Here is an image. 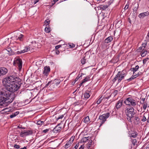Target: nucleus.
Wrapping results in <instances>:
<instances>
[{"label": "nucleus", "mask_w": 149, "mask_h": 149, "mask_svg": "<svg viewBox=\"0 0 149 149\" xmlns=\"http://www.w3.org/2000/svg\"><path fill=\"white\" fill-rule=\"evenodd\" d=\"M52 82V81H49L48 82V83L47 84H46V86H49L50 84Z\"/></svg>", "instance_id": "obj_54"}, {"label": "nucleus", "mask_w": 149, "mask_h": 149, "mask_svg": "<svg viewBox=\"0 0 149 149\" xmlns=\"http://www.w3.org/2000/svg\"><path fill=\"white\" fill-rule=\"evenodd\" d=\"M8 72V70L4 67L0 68V77L5 75Z\"/></svg>", "instance_id": "obj_8"}, {"label": "nucleus", "mask_w": 149, "mask_h": 149, "mask_svg": "<svg viewBox=\"0 0 149 149\" xmlns=\"http://www.w3.org/2000/svg\"><path fill=\"white\" fill-rule=\"evenodd\" d=\"M20 8H23V10H24V8H25V5H21L19 6Z\"/></svg>", "instance_id": "obj_47"}, {"label": "nucleus", "mask_w": 149, "mask_h": 149, "mask_svg": "<svg viewBox=\"0 0 149 149\" xmlns=\"http://www.w3.org/2000/svg\"><path fill=\"white\" fill-rule=\"evenodd\" d=\"M118 92V91L117 90L113 92L114 94L115 95H116L117 94Z\"/></svg>", "instance_id": "obj_59"}, {"label": "nucleus", "mask_w": 149, "mask_h": 149, "mask_svg": "<svg viewBox=\"0 0 149 149\" xmlns=\"http://www.w3.org/2000/svg\"><path fill=\"white\" fill-rule=\"evenodd\" d=\"M33 3L34 4H36L37 2H38L39 0H33Z\"/></svg>", "instance_id": "obj_51"}, {"label": "nucleus", "mask_w": 149, "mask_h": 149, "mask_svg": "<svg viewBox=\"0 0 149 149\" xmlns=\"http://www.w3.org/2000/svg\"><path fill=\"white\" fill-rule=\"evenodd\" d=\"M44 123L43 121L39 120L37 122V124L38 125H41Z\"/></svg>", "instance_id": "obj_38"}, {"label": "nucleus", "mask_w": 149, "mask_h": 149, "mask_svg": "<svg viewBox=\"0 0 149 149\" xmlns=\"http://www.w3.org/2000/svg\"><path fill=\"white\" fill-rule=\"evenodd\" d=\"M32 133V132L31 130L24 131L21 132L20 136L23 137L31 134Z\"/></svg>", "instance_id": "obj_7"}, {"label": "nucleus", "mask_w": 149, "mask_h": 149, "mask_svg": "<svg viewBox=\"0 0 149 149\" xmlns=\"http://www.w3.org/2000/svg\"><path fill=\"white\" fill-rule=\"evenodd\" d=\"M131 99V97L127 98L126 100L124 101V103L127 105H130V101Z\"/></svg>", "instance_id": "obj_20"}, {"label": "nucleus", "mask_w": 149, "mask_h": 149, "mask_svg": "<svg viewBox=\"0 0 149 149\" xmlns=\"http://www.w3.org/2000/svg\"><path fill=\"white\" fill-rule=\"evenodd\" d=\"M128 7H129V6L128 5H126L125 8H124V9L125 10H126L127 9H128Z\"/></svg>", "instance_id": "obj_53"}, {"label": "nucleus", "mask_w": 149, "mask_h": 149, "mask_svg": "<svg viewBox=\"0 0 149 149\" xmlns=\"http://www.w3.org/2000/svg\"><path fill=\"white\" fill-rule=\"evenodd\" d=\"M132 7L133 8V10L134 11H136L138 9V4L137 3H134L133 4Z\"/></svg>", "instance_id": "obj_18"}, {"label": "nucleus", "mask_w": 149, "mask_h": 149, "mask_svg": "<svg viewBox=\"0 0 149 149\" xmlns=\"http://www.w3.org/2000/svg\"><path fill=\"white\" fill-rule=\"evenodd\" d=\"M147 61V59H145L143 60V64H145L146 63V61Z\"/></svg>", "instance_id": "obj_56"}, {"label": "nucleus", "mask_w": 149, "mask_h": 149, "mask_svg": "<svg viewBox=\"0 0 149 149\" xmlns=\"http://www.w3.org/2000/svg\"><path fill=\"white\" fill-rule=\"evenodd\" d=\"M50 20L49 19L46 20L44 22V24L46 26L48 25L50 23Z\"/></svg>", "instance_id": "obj_30"}, {"label": "nucleus", "mask_w": 149, "mask_h": 149, "mask_svg": "<svg viewBox=\"0 0 149 149\" xmlns=\"http://www.w3.org/2000/svg\"><path fill=\"white\" fill-rule=\"evenodd\" d=\"M143 47H141L139 48V49H141H141L143 50Z\"/></svg>", "instance_id": "obj_62"}, {"label": "nucleus", "mask_w": 149, "mask_h": 149, "mask_svg": "<svg viewBox=\"0 0 149 149\" xmlns=\"http://www.w3.org/2000/svg\"><path fill=\"white\" fill-rule=\"evenodd\" d=\"M81 63L83 64H84L85 63L86 59L84 58H83L81 59Z\"/></svg>", "instance_id": "obj_37"}, {"label": "nucleus", "mask_w": 149, "mask_h": 149, "mask_svg": "<svg viewBox=\"0 0 149 149\" xmlns=\"http://www.w3.org/2000/svg\"><path fill=\"white\" fill-rule=\"evenodd\" d=\"M64 115L62 114L60 116H59L58 118H56V120H58L62 118H63L64 117Z\"/></svg>", "instance_id": "obj_39"}, {"label": "nucleus", "mask_w": 149, "mask_h": 149, "mask_svg": "<svg viewBox=\"0 0 149 149\" xmlns=\"http://www.w3.org/2000/svg\"><path fill=\"white\" fill-rule=\"evenodd\" d=\"M15 115L14 114V113H13L10 116V117L11 118H13L14 117H15Z\"/></svg>", "instance_id": "obj_48"}, {"label": "nucleus", "mask_w": 149, "mask_h": 149, "mask_svg": "<svg viewBox=\"0 0 149 149\" xmlns=\"http://www.w3.org/2000/svg\"><path fill=\"white\" fill-rule=\"evenodd\" d=\"M14 97L10 94H7L5 91H0V108L2 106H5L12 102Z\"/></svg>", "instance_id": "obj_2"}, {"label": "nucleus", "mask_w": 149, "mask_h": 149, "mask_svg": "<svg viewBox=\"0 0 149 149\" xmlns=\"http://www.w3.org/2000/svg\"><path fill=\"white\" fill-rule=\"evenodd\" d=\"M89 117L88 116H87L84 118V123H87L89 122Z\"/></svg>", "instance_id": "obj_24"}, {"label": "nucleus", "mask_w": 149, "mask_h": 149, "mask_svg": "<svg viewBox=\"0 0 149 149\" xmlns=\"http://www.w3.org/2000/svg\"><path fill=\"white\" fill-rule=\"evenodd\" d=\"M143 104V108L144 110H145L147 107V103L146 102H144Z\"/></svg>", "instance_id": "obj_32"}, {"label": "nucleus", "mask_w": 149, "mask_h": 149, "mask_svg": "<svg viewBox=\"0 0 149 149\" xmlns=\"http://www.w3.org/2000/svg\"><path fill=\"white\" fill-rule=\"evenodd\" d=\"M141 52V55L142 57H144L146 56L147 53V51L144 49Z\"/></svg>", "instance_id": "obj_14"}, {"label": "nucleus", "mask_w": 149, "mask_h": 149, "mask_svg": "<svg viewBox=\"0 0 149 149\" xmlns=\"http://www.w3.org/2000/svg\"><path fill=\"white\" fill-rule=\"evenodd\" d=\"M8 49V50H7V51L8 52H9L8 54H10V51H11V48H9Z\"/></svg>", "instance_id": "obj_58"}, {"label": "nucleus", "mask_w": 149, "mask_h": 149, "mask_svg": "<svg viewBox=\"0 0 149 149\" xmlns=\"http://www.w3.org/2000/svg\"><path fill=\"white\" fill-rule=\"evenodd\" d=\"M138 134L136 132H134L130 134V137L134 138H135L137 136Z\"/></svg>", "instance_id": "obj_21"}, {"label": "nucleus", "mask_w": 149, "mask_h": 149, "mask_svg": "<svg viewBox=\"0 0 149 149\" xmlns=\"http://www.w3.org/2000/svg\"><path fill=\"white\" fill-rule=\"evenodd\" d=\"M137 142V141L136 139H133L132 141V143L134 145H135L136 144V143Z\"/></svg>", "instance_id": "obj_40"}, {"label": "nucleus", "mask_w": 149, "mask_h": 149, "mask_svg": "<svg viewBox=\"0 0 149 149\" xmlns=\"http://www.w3.org/2000/svg\"><path fill=\"white\" fill-rule=\"evenodd\" d=\"M14 147L15 148L18 149L20 147V146L19 145H15L14 146Z\"/></svg>", "instance_id": "obj_42"}, {"label": "nucleus", "mask_w": 149, "mask_h": 149, "mask_svg": "<svg viewBox=\"0 0 149 149\" xmlns=\"http://www.w3.org/2000/svg\"><path fill=\"white\" fill-rule=\"evenodd\" d=\"M55 53L56 54H59L60 53V52H59V51L56 50L55 51Z\"/></svg>", "instance_id": "obj_57"}, {"label": "nucleus", "mask_w": 149, "mask_h": 149, "mask_svg": "<svg viewBox=\"0 0 149 149\" xmlns=\"http://www.w3.org/2000/svg\"><path fill=\"white\" fill-rule=\"evenodd\" d=\"M71 144L72 143H70L68 141L67 142V143H66L65 145L64 146L65 148L66 149L68 148L70 146Z\"/></svg>", "instance_id": "obj_22"}, {"label": "nucleus", "mask_w": 149, "mask_h": 149, "mask_svg": "<svg viewBox=\"0 0 149 149\" xmlns=\"http://www.w3.org/2000/svg\"><path fill=\"white\" fill-rule=\"evenodd\" d=\"M141 100H142L143 102V103L142 102H141L140 101V102L141 104H142V103H144V102L145 101V98H141Z\"/></svg>", "instance_id": "obj_45"}, {"label": "nucleus", "mask_w": 149, "mask_h": 149, "mask_svg": "<svg viewBox=\"0 0 149 149\" xmlns=\"http://www.w3.org/2000/svg\"><path fill=\"white\" fill-rule=\"evenodd\" d=\"M50 28L46 27L45 28V31L47 33H49L50 31Z\"/></svg>", "instance_id": "obj_34"}, {"label": "nucleus", "mask_w": 149, "mask_h": 149, "mask_svg": "<svg viewBox=\"0 0 149 149\" xmlns=\"http://www.w3.org/2000/svg\"><path fill=\"white\" fill-rule=\"evenodd\" d=\"M109 113H107L106 114H103L99 117V119L102 120L100 126L104 123L106 120V119L109 117Z\"/></svg>", "instance_id": "obj_6"}, {"label": "nucleus", "mask_w": 149, "mask_h": 149, "mask_svg": "<svg viewBox=\"0 0 149 149\" xmlns=\"http://www.w3.org/2000/svg\"><path fill=\"white\" fill-rule=\"evenodd\" d=\"M113 38L111 36H109L105 40V42L107 43H109L112 40Z\"/></svg>", "instance_id": "obj_16"}, {"label": "nucleus", "mask_w": 149, "mask_h": 149, "mask_svg": "<svg viewBox=\"0 0 149 149\" xmlns=\"http://www.w3.org/2000/svg\"><path fill=\"white\" fill-rule=\"evenodd\" d=\"M50 68L49 66H46L44 68V70L43 72V74H44V76H47V75L48 74L49 72L50 71Z\"/></svg>", "instance_id": "obj_9"}, {"label": "nucleus", "mask_w": 149, "mask_h": 149, "mask_svg": "<svg viewBox=\"0 0 149 149\" xmlns=\"http://www.w3.org/2000/svg\"><path fill=\"white\" fill-rule=\"evenodd\" d=\"M89 143L88 145H87V147L88 149L90 148L91 147V146L92 144V140L90 141L89 142Z\"/></svg>", "instance_id": "obj_29"}, {"label": "nucleus", "mask_w": 149, "mask_h": 149, "mask_svg": "<svg viewBox=\"0 0 149 149\" xmlns=\"http://www.w3.org/2000/svg\"><path fill=\"white\" fill-rule=\"evenodd\" d=\"M108 6H103L101 5L99 7L100 9H102L103 10H105L106 8H107Z\"/></svg>", "instance_id": "obj_27"}, {"label": "nucleus", "mask_w": 149, "mask_h": 149, "mask_svg": "<svg viewBox=\"0 0 149 149\" xmlns=\"http://www.w3.org/2000/svg\"><path fill=\"white\" fill-rule=\"evenodd\" d=\"M149 14V13L148 12H144L140 13L139 15L140 18H143L145 16H148Z\"/></svg>", "instance_id": "obj_13"}, {"label": "nucleus", "mask_w": 149, "mask_h": 149, "mask_svg": "<svg viewBox=\"0 0 149 149\" xmlns=\"http://www.w3.org/2000/svg\"><path fill=\"white\" fill-rule=\"evenodd\" d=\"M146 45H147V42H146L143 44L142 47H143V49H144V48L146 47Z\"/></svg>", "instance_id": "obj_41"}, {"label": "nucleus", "mask_w": 149, "mask_h": 149, "mask_svg": "<svg viewBox=\"0 0 149 149\" xmlns=\"http://www.w3.org/2000/svg\"><path fill=\"white\" fill-rule=\"evenodd\" d=\"M19 113V112L17 111L14 113L15 116H16V115H17Z\"/></svg>", "instance_id": "obj_55"}, {"label": "nucleus", "mask_w": 149, "mask_h": 149, "mask_svg": "<svg viewBox=\"0 0 149 149\" xmlns=\"http://www.w3.org/2000/svg\"><path fill=\"white\" fill-rule=\"evenodd\" d=\"M103 99V98L102 97H101L97 101V104H99L100 103V102L102 101V100Z\"/></svg>", "instance_id": "obj_33"}, {"label": "nucleus", "mask_w": 149, "mask_h": 149, "mask_svg": "<svg viewBox=\"0 0 149 149\" xmlns=\"http://www.w3.org/2000/svg\"><path fill=\"white\" fill-rule=\"evenodd\" d=\"M127 115L129 117V118H127V119H129L130 120H131L130 118L134 117L135 114L134 111V109L132 107H130V108H127Z\"/></svg>", "instance_id": "obj_5"}, {"label": "nucleus", "mask_w": 149, "mask_h": 149, "mask_svg": "<svg viewBox=\"0 0 149 149\" xmlns=\"http://www.w3.org/2000/svg\"><path fill=\"white\" fill-rule=\"evenodd\" d=\"M69 46H70V47L71 48L74 47L75 46V45L73 44H72L70 45H69Z\"/></svg>", "instance_id": "obj_49"}, {"label": "nucleus", "mask_w": 149, "mask_h": 149, "mask_svg": "<svg viewBox=\"0 0 149 149\" xmlns=\"http://www.w3.org/2000/svg\"><path fill=\"white\" fill-rule=\"evenodd\" d=\"M84 74H83L81 73V75L79 76V75H78L77 77L76 78L75 80V82H76L81 77L82 75Z\"/></svg>", "instance_id": "obj_35"}, {"label": "nucleus", "mask_w": 149, "mask_h": 149, "mask_svg": "<svg viewBox=\"0 0 149 149\" xmlns=\"http://www.w3.org/2000/svg\"><path fill=\"white\" fill-rule=\"evenodd\" d=\"M89 77H86L83 80V81L84 83V82L88 81L89 80Z\"/></svg>", "instance_id": "obj_36"}, {"label": "nucleus", "mask_w": 149, "mask_h": 149, "mask_svg": "<svg viewBox=\"0 0 149 149\" xmlns=\"http://www.w3.org/2000/svg\"><path fill=\"white\" fill-rule=\"evenodd\" d=\"M137 77L136 75H133L130 78L127 79V81H130L132 79H134V78H136Z\"/></svg>", "instance_id": "obj_25"}, {"label": "nucleus", "mask_w": 149, "mask_h": 149, "mask_svg": "<svg viewBox=\"0 0 149 149\" xmlns=\"http://www.w3.org/2000/svg\"><path fill=\"white\" fill-rule=\"evenodd\" d=\"M58 0H54V3H53V5L54 4H55V2L57 1Z\"/></svg>", "instance_id": "obj_61"}, {"label": "nucleus", "mask_w": 149, "mask_h": 149, "mask_svg": "<svg viewBox=\"0 0 149 149\" xmlns=\"http://www.w3.org/2000/svg\"><path fill=\"white\" fill-rule=\"evenodd\" d=\"M19 149H26V147H24L23 148H20Z\"/></svg>", "instance_id": "obj_63"}, {"label": "nucleus", "mask_w": 149, "mask_h": 149, "mask_svg": "<svg viewBox=\"0 0 149 149\" xmlns=\"http://www.w3.org/2000/svg\"><path fill=\"white\" fill-rule=\"evenodd\" d=\"M30 47H25V48L23 50H22L20 51H18L17 52V54H21L22 53H23L25 52H27L29 50Z\"/></svg>", "instance_id": "obj_10"}, {"label": "nucleus", "mask_w": 149, "mask_h": 149, "mask_svg": "<svg viewBox=\"0 0 149 149\" xmlns=\"http://www.w3.org/2000/svg\"><path fill=\"white\" fill-rule=\"evenodd\" d=\"M126 75V73H125L124 71H119L117 74L116 75L115 77L113 79L112 81L113 83L117 81V83L118 84L121 81L122 79H124Z\"/></svg>", "instance_id": "obj_3"}, {"label": "nucleus", "mask_w": 149, "mask_h": 149, "mask_svg": "<svg viewBox=\"0 0 149 149\" xmlns=\"http://www.w3.org/2000/svg\"><path fill=\"white\" fill-rule=\"evenodd\" d=\"M134 119L137 122H138L139 121V118L138 117H135L134 118Z\"/></svg>", "instance_id": "obj_50"}, {"label": "nucleus", "mask_w": 149, "mask_h": 149, "mask_svg": "<svg viewBox=\"0 0 149 149\" xmlns=\"http://www.w3.org/2000/svg\"><path fill=\"white\" fill-rule=\"evenodd\" d=\"M49 131V129H46V130H43L42 132L45 133H47V132H48Z\"/></svg>", "instance_id": "obj_43"}, {"label": "nucleus", "mask_w": 149, "mask_h": 149, "mask_svg": "<svg viewBox=\"0 0 149 149\" xmlns=\"http://www.w3.org/2000/svg\"><path fill=\"white\" fill-rule=\"evenodd\" d=\"M141 72H139L138 74H137L136 75L137 77H138L139 75L140 74H141Z\"/></svg>", "instance_id": "obj_60"}, {"label": "nucleus", "mask_w": 149, "mask_h": 149, "mask_svg": "<svg viewBox=\"0 0 149 149\" xmlns=\"http://www.w3.org/2000/svg\"><path fill=\"white\" fill-rule=\"evenodd\" d=\"M139 68V66L138 65L136 66L135 68H133V74H135V72Z\"/></svg>", "instance_id": "obj_26"}, {"label": "nucleus", "mask_w": 149, "mask_h": 149, "mask_svg": "<svg viewBox=\"0 0 149 149\" xmlns=\"http://www.w3.org/2000/svg\"><path fill=\"white\" fill-rule=\"evenodd\" d=\"M84 83L83 82V81H82V82L80 84V85H79L80 86H81L82 85V84Z\"/></svg>", "instance_id": "obj_64"}, {"label": "nucleus", "mask_w": 149, "mask_h": 149, "mask_svg": "<svg viewBox=\"0 0 149 149\" xmlns=\"http://www.w3.org/2000/svg\"><path fill=\"white\" fill-rule=\"evenodd\" d=\"M61 81L60 80L58 79H55L53 81L54 84H55L56 85H58L60 84V83Z\"/></svg>", "instance_id": "obj_28"}, {"label": "nucleus", "mask_w": 149, "mask_h": 149, "mask_svg": "<svg viewBox=\"0 0 149 149\" xmlns=\"http://www.w3.org/2000/svg\"><path fill=\"white\" fill-rule=\"evenodd\" d=\"M84 147L83 146V145H81L80 147L79 148V149H84Z\"/></svg>", "instance_id": "obj_52"}, {"label": "nucleus", "mask_w": 149, "mask_h": 149, "mask_svg": "<svg viewBox=\"0 0 149 149\" xmlns=\"http://www.w3.org/2000/svg\"><path fill=\"white\" fill-rule=\"evenodd\" d=\"M59 124L55 128H54L52 131L55 133H57L60 132L61 127L58 126Z\"/></svg>", "instance_id": "obj_12"}, {"label": "nucleus", "mask_w": 149, "mask_h": 149, "mask_svg": "<svg viewBox=\"0 0 149 149\" xmlns=\"http://www.w3.org/2000/svg\"><path fill=\"white\" fill-rule=\"evenodd\" d=\"M84 96L85 98L87 99L89 97L90 95L88 92H86L84 93Z\"/></svg>", "instance_id": "obj_23"}, {"label": "nucleus", "mask_w": 149, "mask_h": 149, "mask_svg": "<svg viewBox=\"0 0 149 149\" xmlns=\"http://www.w3.org/2000/svg\"><path fill=\"white\" fill-rule=\"evenodd\" d=\"M13 65L15 66H18V69L20 71L22 68V60L18 57L15 58Z\"/></svg>", "instance_id": "obj_4"}, {"label": "nucleus", "mask_w": 149, "mask_h": 149, "mask_svg": "<svg viewBox=\"0 0 149 149\" xmlns=\"http://www.w3.org/2000/svg\"><path fill=\"white\" fill-rule=\"evenodd\" d=\"M88 139L89 137H84L81 139L80 143H81L82 142L84 143L86 142L88 140Z\"/></svg>", "instance_id": "obj_19"}, {"label": "nucleus", "mask_w": 149, "mask_h": 149, "mask_svg": "<svg viewBox=\"0 0 149 149\" xmlns=\"http://www.w3.org/2000/svg\"><path fill=\"white\" fill-rule=\"evenodd\" d=\"M130 101V105H131L133 106H134L136 105L135 100L132 99L131 98V99Z\"/></svg>", "instance_id": "obj_17"}, {"label": "nucleus", "mask_w": 149, "mask_h": 149, "mask_svg": "<svg viewBox=\"0 0 149 149\" xmlns=\"http://www.w3.org/2000/svg\"><path fill=\"white\" fill-rule=\"evenodd\" d=\"M122 101L121 100H119L116 105V107L117 109L119 108L122 106Z\"/></svg>", "instance_id": "obj_15"}, {"label": "nucleus", "mask_w": 149, "mask_h": 149, "mask_svg": "<svg viewBox=\"0 0 149 149\" xmlns=\"http://www.w3.org/2000/svg\"><path fill=\"white\" fill-rule=\"evenodd\" d=\"M146 118L145 116H143V118L142 119V120L143 122H144L146 121Z\"/></svg>", "instance_id": "obj_46"}, {"label": "nucleus", "mask_w": 149, "mask_h": 149, "mask_svg": "<svg viewBox=\"0 0 149 149\" xmlns=\"http://www.w3.org/2000/svg\"><path fill=\"white\" fill-rule=\"evenodd\" d=\"M3 82L6 89L11 93L17 91L19 88L22 84L21 79L13 75L5 79Z\"/></svg>", "instance_id": "obj_1"}, {"label": "nucleus", "mask_w": 149, "mask_h": 149, "mask_svg": "<svg viewBox=\"0 0 149 149\" xmlns=\"http://www.w3.org/2000/svg\"><path fill=\"white\" fill-rule=\"evenodd\" d=\"M74 138V136H72L71 137L68 142H69L70 143H72L73 141Z\"/></svg>", "instance_id": "obj_31"}, {"label": "nucleus", "mask_w": 149, "mask_h": 149, "mask_svg": "<svg viewBox=\"0 0 149 149\" xmlns=\"http://www.w3.org/2000/svg\"><path fill=\"white\" fill-rule=\"evenodd\" d=\"M61 45H58L56 46L55 47V49H58L60 47H61Z\"/></svg>", "instance_id": "obj_44"}, {"label": "nucleus", "mask_w": 149, "mask_h": 149, "mask_svg": "<svg viewBox=\"0 0 149 149\" xmlns=\"http://www.w3.org/2000/svg\"><path fill=\"white\" fill-rule=\"evenodd\" d=\"M23 36V35L22 34H21L18 37H17V36H14L11 37V39L14 40H17L18 39H19L20 40H22V39Z\"/></svg>", "instance_id": "obj_11"}]
</instances>
